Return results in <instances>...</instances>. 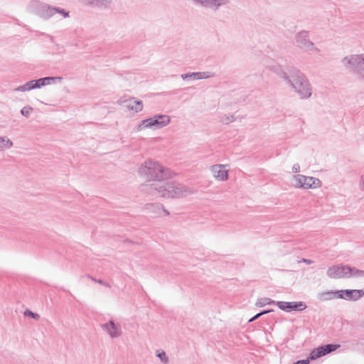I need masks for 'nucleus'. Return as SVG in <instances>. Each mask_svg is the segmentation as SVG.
Segmentation results:
<instances>
[{
  "label": "nucleus",
  "instance_id": "25",
  "mask_svg": "<svg viewBox=\"0 0 364 364\" xmlns=\"http://www.w3.org/2000/svg\"><path fill=\"white\" fill-rule=\"evenodd\" d=\"M352 301H358L364 296V291L363 289H352Z\"/></svg>",
  "mask_w": 364,
  "mask_h": 364
},
{
  "label": "nucleus",
  "instance_id": "7",
  "mask_svg": "<svg viewBox=\"0 0 364 364\" xmlns=\"http://www.w3.org/2000/svg\"><path fill=\"white\" fill-rule=\"evenodd\" d=\"M341 347L339 344L335 343H328L326 345H322L318 346L316 348H314L311 351L309 355V358L311 360H316L322 356H324L328 353H331Z\"/></svg>",
  "mask_w": 364,
  "mask_h": 364
},
{
  "label": "nucleus",
  "instance_id": "21",
  "mask_svg": "<svg viewBox=\"0 0 364 364\" xmlns=\"http://www.w3.org/2000/svg\"><path fill=\"white\" fill-rule=\"evenodd\" d=\"M13 146V142L7 136H0V151L9 149Z\"/></svg>",
  "mask_w": 364,
  "mask_h": 364
},
{
  "label": "nucleus",
  "instance_id": "18",
  "mask_svg": "<svg viewBox=\"0 0 364 364\" xmlns=\"http://www.w3.org/2000/svg\"><path fill=\"white\" fill-rule=\"evenodd\" d=\"M112 0H95L94 7L101 9H109L111 8Z\"/></svg>",
  "mask_w": 364,
  "mask_h": 364
},
{
  "label": "nucleus",
  "instance_id": "19",
  "mask_svg": "<svg viewBox=\"0 0 364 364\" xmlns=\"http://www.w3.org/2000/svg\"><path fill=\"white\" fill-rule=\"evenodd\" d=\"M336 290H331L318 294V298L320 301H328L336 298Z\"/></svg>",
  "mask_w": 364,
  "mask_h": 364
},
{
  "label": "nucleus",
  "instance_id": "10",
  "mask_svg": "<svg viewBox=\"0 0 364 364\" xmlns=\"http://www.w3.org/2000/svg\"><path fill=\"white\" fill-rule=\"evenodd\" d=\"M101 327L112 338H118L122 333L121 325L115 323L113 320H109L107 323L102 324Z\"/></svg>",
  "mask_w": 364,
  "mask_h": 364
},
{
  "label": "nucleus",
  "instance_id": "11",
  "mask_svg": "<svg viewBox=\"0 0 364 364\" xmlns=\"http://www.w3.org/2000/svg\"><path fill=\"white\" fill-rule=\"evenodd\" d=\"M230 1L231 0H193V4L203 8L218 9L220 6L228 4Z\"/></svg>",
  "mask_w": 364,
  "mask_h": 364
},
{
  "label": "nucleus",
  "instance_id": "23",
  "mask_svg": "<svg viewBox=\"0 0 364 364\" xmlns=\"http://www.w3.org/2000/svg\"><path fill=\"white\" fill-rule=\"evenodd\" d=\"M267 304H276L277 305V301H273L269 298L264 297V298L259 299L256 303V305L258 306H260V307L264 306Z\"/></svg>",
  "mask_w": 364,
  "mask_h": 364
},
{
  "label": "nucleus",
  "instance_id": "9",
  "mask_svg": "<svg viewBox=\"0 0 364 364\" xmlns=\"http://www.w3.org/2000/svg\"><path fill=\"white\" fill-rule=\"evenodd\" d=\"M298 183H299V186L306 189L308 188H315L318 187L321 182L318 178L311 177V176H306L304 175H297L295 176Z\"/></svg>",
  "mask_w": 364,
  "mask_h": 364
},
{
  "label": "nucleus",
  "instance_id": "14",
  "mask_svg": "<svg viewBox=\"0 0 364 364\" xmlns=\"http://www.w3.org/2000/svg\"><path fill=\"white\" fill-rule=\"evenodd\" d=\"M54 6L48 4L40 5L38 8V15L44 19H48L54 15Z\"/></svg>",
  "mask_w": 364,
  "mask_h": 364
},
{
  "label": "nucleus",
  "instance_id": "3",
  "mask_svg": "<svg viewBox=\"0 0 364 364\" xmlns=\"http://www.w3.org/2000/svg\"><path fill=\"white\" fill-rule=\"evenodd\" d=\"M345 66L353 73L364 76V57L363 55H351L343 59Z\"/></svg>",
  "mask_w": 364,
  "mask_h": 364
},
{
  "label": "nucleus",
  "instance_id": "35",
  "mask_svg": "<svg viewBox=\"0 0 364 364\" xmlns=\"http://www.w3.org/2000/svg\"><path fill=\"white\" fill-rule=\"evenodd\" d=\"M260 313H257V314H255L253 317H252L251 318L249 319V322H252L254 321H255L256 319L259 318L261 315H259Z\"/></svg>",
  "mask_w": 364,
  "mask_h": 364
},
{
  "label": "nucleus",
  "instance_id": "29",
  "mask_svg": "<svg viewBox=\"0 0 364 364\" xmlns=\"http://www.w3.org/2000/svg\"><path fill=\"white\" fill-rule=\"evenodd\" d=\"M24 315L26 316H29V317H31L33 318V319L35 320H38L39 318V315L36 313H34L32 311L29 310V309H26L25 311H24Z\"/></svg>",
  "mask_w": 364,
  "mask_h": 364
},
{
  "label": "nucleus",
  "instance_id": "30",
  "mask_svg": "<svg viewBox=\"0 0 364 364\" xmlns=\"http://www.w3.org/2000/svg\"><path fill=\"white\" fill-rule=\"evenodd\" d=\"M235 120V117L234 115L225 116L224 119L222 120L223 124H228L230 122H232Z\"/></svg>",
  "mask_w": 364,
  "mask_h": 364
},
{
  "label": "nucleus",
  "instance_id": "15",
  "mask_svg": "<svg viewBox=\"0 0 364 364\" xmlns=\"http://www.w3.org/2000/svg\"><path fill=\"white\" fill-rule=\"evenodd\" d=\"M37 88H40V85L38 82V79L30 80L23 85L18 86L15 89V90L18 92H26Z\"/></svg>",
  "mask_w": 364,
  "mask_h": 364
},
{
  "label": "nucleus",
  "instance_id": "33",
  "mask_svg": "<svg viewBox=\"0 0 364 364\" xmlns=\"http://www.w3.org/2000/svg\"><path fill=\"white\" fill-rule=\"evenodd\" d=\"M299 171H300V166L299 165V164H294V166H292V172L294 173H296L299 172Z\"/></svg>",
  "mask_w": 364,
  "mask_h": 364
},
{
  "label": "nucleus",
  "instance_id": "1",
  "mask_svg": "<svg viewBox=\"0 0 364 364\" xmlns=\"http://www.w3.org/2000/svg\"><path fill=\"white\" fill-rule=\"evenodd\" d=\"M139 173L146 177L153 183L142 186V190L149 195L166 198H180L185 195L186 189L180 183L166 182L172 177V172L159 162L151 159L147 160L139 168Z\"/></svg>",
  "mask_w": 364,
  "mask_h": 364
},
{
  "label": "nucleus",
  "instance_id": "2",
  "mask_svg": "<svg viewBox=\"0 0 364 364\" xmlns=\"http://www.w3.org/2000/svg\"><path fill=\"white\" fill-rule=\"evenodd\" d=\"M277 75L290 86L302 100L309 98L312 88L306 76L295 67H279L275 70Z\"/></svg>",
  "mask_w": 364,
  "mask_h": 364
},
{
  "label": "nucleus",
  "instance_id": "31",
  "mask_svg": "<svg viewBox=\"0 0 364 364\" xmlns=\"http://www.w3.org/2000/svg\"><path fill=\"white\" fill-rule=\"evenodd\" d=\"M82 4L94 7L95 0H79Z\"/></svg>",
  "mask_w": 364,
  "mask_h": 364
},
{
  "label": "nucleus",
  "instance_id": "32",
  "mask_svg": "<svg viewBox=\"0 0 364 364\" xmlns=\"http://www.w3.org/2000/svg\"><path fill=\"white\" fill-rule=\"evenodd\" d=\"M309 360H311L309 357L306 359L299 360L294 363L293 364H309Z\"/></svg>",
  "mask_w": 364,
  "mask_h": 364
},
{
  "label": "nucleus",
  "instance_id": "6",
  "mask_svg": "<svg viewBox=\"0 0 364 364\" xmlns=\"http://www.w3.org/2000/svg\"><path fill=\"white\" fill-rule=\"evenodd\" d=\"M295 40L297 46L301 49L306 51H319V49L315 47L314 43L309 39V32L306 31L299 32L296 36Z\"/></svg>",
  "mask_w": 364,
  "mask_h": 364
},
{
  "label": "nucleus",
  "instance_id": "34",
  "mask_svg": "<svg viewBox=\"0 0 364 364\" xmlns=\"http://www.w3.org/2000/svg\"><path fill=\"white\" fill-rule=\"evenodd\" d=\"M147 128L146 127H145V124H142V121L141 122V123L137 125V127H136V131L137 132H139L141 130H142L143 129H146Z\"/></svg>",
  "mask_w": 364,
  "mask_h": 364
},
{
  "label": "nucleus",
  "instance_id": "28",
  "mask_svg": "<svg viewBox=\"0 0 364 364\" xmlns=\"http://www.w3.org/2000/svg\"><path fill=\"white\" fill-rule=\"evenodd\" d=\"M156 356L161 360L163 363H168V358L164 351L159 352Z\"/></svg>",
  "mask_w": 364,
  "mask_h": 364
},
{
  "label": "nucleus",
  "instance_id": "16",
  "mask_svg": "<svg viewBox=\"0 0 364 364\" xmlns=\"http://www.w3.org/2000/svg\"><path fill=\"white\" fill-rule=\"evenodd\" d=\"M63 77L55 76V77H44L38 79V82L40 85V88L45 85H50V84H55L59 83L62 81Z\"/></svg>",
  "mask_w": 364,
  "mask_h": 364
},
{
  "label": "nucleus",
  "instance_id": "13",
  "mask_svg": "<svg viewBox=\"0 0 364 364\" xmlns=\"http://www.w3.org/2000/svg\"><path fill=\"white\" fill-rule=\"evenodd\" d=\"M225 166L221 164H215L211 166V171L214 177L219 181H226L228 178V173L224 169Z\"/></svg>",
  "mask_w": 364,
  "mask_h": 364
},
{
  "label": "nucleus",
  "instance_id": "38",
  "mask_svg": "<svg viewBox=\"0 0 364 364\" xmlns=\"http://www.w3.org/2000/svg\"><path fill=\"white\" fill-rule=\"evenodd\" d=\"M301 262L304 263H306V264H311L314 262V261L311 259H304V258L302 259Z\"/></svg>",
  "mask_w": 364,
  "mask_h": 364
},
{
  "label": "nucleus",
  "instance_id": "12",
  "mask_svg": "<svg viewBox=\"0 0 364 364\" xmlns=\"http://www.w3.org/2000/svg\"><path fill=\"white\" fill-rule=\"evenodd\" d=\"M214 75L211 72H193L182 74L181 77L183 80H202L213 77Z\"/></svg>",
  "mask_w": 364,
  "mask_h": 364
},
{
  "label": "nucleus",
  "instance_id": "8",
  "mask_svg": "<svg viewBox=\"0 0 364 364\" xmlns=\"http://www.w3.org/2000/svg\"><path fill=\"white\" fill-rule=\"evenodd\" d=\"M277 306L282 311L291 312L292 311H301L306 309L307 306L304 301H277Z\"/></svg>",
  "mask_w": 364,
  "mask_h": 364
},
{
  "label": "nucleus",
  "instance_id": "20",
  "mask_svg": "<svg viewBox=\"0 0 364 364\" xmlns=\"http://www.w3.org/2000/svg\"><path fill=\"white\" fill-rule=\"evenodd\" d=\"M147 209L156 213H159L161 211L165 213L166 215H168L169 213L164 208V206L160 203H152L147 205Z\"/></svg>",
  "mask_w": 364,
  "mask_h": 364
},
{
  "label": "nucleus",
  "instance_id": "27",
  "mask_svg": "<svg viewBox=\"0 0 364 364\" xmlns=\"http://www.w3.org/2000/svg\"><path fill=\"white\" fill-rule=\"evenodd\" d=\"M54 14H56V13H58L61 15H63V16L64 18H68L69 17V12L68 11H66L65 9H61V8H59V7H54Z\"/></svg>",
  "mask_w": 364,
  "mask_h": 364
},
{
  "label": "nucleus",
  "instance_id": "5",
  "mask_svg": "<svg viewBox=\"0 0 364 364\" xmlns=\"http://www.w3.org/2000/svg\"><path fill=\"white\" fill-rule=\"evenodd\" d=\"M350 266L338 264L330 267L327 270V276L331 279L350 278Z\"/></svg>",
  "mask_w": 364,
  "mask_h": 364
},
{
  "label": "nucleus",
  "instance_id": "4",
  "mask_svg": "<svg viewBox=\"0 0 364 364\" xmlns=\"http://www.w3.org/2000/svg\"><path fill=\"white\" fill-rule=\"evenodd\" d=\"M171 117L167 114H155L154 117L142 120V124L151 129H161L168 125Z\"/></svg>",
  "mask_w": 364,
  "mask_h": 364
},
{
  "label": "nucleus",
  "instance_id": "26",
  "mask_svg": "<svg viewBox=\"0 0 364 364\" xmlns=\"http://www.w3.org/2000/svg\"><path fill=\"white\" fill-rule=\"evenodd\" d=\"M33 111V107L30 106H25L21 109V114L26 117H29L31 112Z\"/></svg>",
  "mask_w": 364,
  "mask_h": 364
},
{
  "label": "nucleus",
  "instance_id": "24",
  "mask_svg": "<svg viewBox=\"0 0 364 364\" xmlns=\"http://www.w3.org/2000/svg\"><path fill=\"white\" fill-rule=\"evenodd\" d=\"M350 277H364V270H360L354 267H350Z\"/></svg>",
  "mask_w": 364,
  "mask_h": 364
},
{
  "label": "nucleus",
  "instance_id": "39",
  "mask_svg": "<svg viewBox=\"0 0 364 364\" xmlns=\"http://www.w3.org/2000/svg\"><path fill=\"white\" fill-rule=\"evenodd\" d=\"M97 282H98V283H100V284H105L104 282H103L102 280H101V279H99V280L97 281Z\"/></svg>",
  "mask_w": 364,
  "mask_h": 364
},
{
  "label": "nucleus",
  "instance_id": "37",
  "mask_svg": "<svg viewBox=\"0 0 364 364\" xmlns=\"http://www.w3.org/2000/svg\"><path fill=\"white\" fill-rule=\"evenodd\" d=\"M360 186L362 190H364V175L360 177Z\"/></svg>",
  "mask_w": 364,
  "mask_h": 364
},
{
  "label": "nucleus",
  "instance_id": "36",
  "mask_svg": "<svg viewBox=\"0 0 364 364\" xmlns=\"http://www.w3.org/2000/svg\"><path fill=\"white\" fill-rule=\"evenodd\" d=\"M272 311H274V310H273V309H266V310H263V311H260V312H259V313H260V314H259V315L262 316V315H264V314H269V313L272 312Z\"/></svg>",
  "mask_w": 364,
  "mask_h": 364
},
{
  "label": "nucleus",
  "instance_id": "17",
  "mask_svg": "<svg viewBox=\"0 0 364 364\" xmlns=\"http://www.w3.org/2000/svg\"><path fill=\"white\" fill-rule=\"evenodd\" d=\"M352 289L336 290V298L352 301Z\"/></svg>",
  "mask_w": 364,
  "mask_h": 364
},
{
  "label": "nucleus",
  "instance_id": "22",
  "mask_svg": "<svg viewBox=\"0 0 364 364\" xmlns=\"http://www.w3.org/2000/svg\"><path fill=\"white\" fill-rule=\"evenodd\" d=\"M134 104L133 105H127V107L132 110V111H134L135 112H141L143 109V103H142V101L141 100H134Z\"/></svg>",
  "mask_w": 364,
  "mask_h": 364
}]
</instances>
